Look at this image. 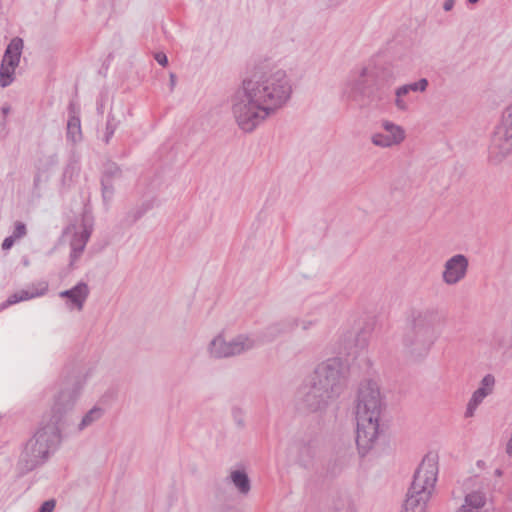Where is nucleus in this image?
I'll return each mask as SVG.
<instances>
[{
    "label": "nucleus",
    "instance_id": "obj_3",
    "mask_svg": "<svg viewBox=\"0 0 512 512\" xmlns=\"http://www.w3.org/2000/svg\"><path fill=\"white\" fill-rule=\"evenodd\" d=\"M384 409L380 386L373 379L359 383L354 399L356 444L361 455L368 453L379 436V420Z\"/></svg>",
    "mask_w": 512,
    "mask_h": 512
},
{
    "label": "nucleus",
    "instance_id": "obj_35",
    "mask_svg": "<svg viewBox=\"0 0 512 512\" xmlns=\"http://www.w3.org/2000/svg\"><path fill=\"white\" fill-rule=\"evenodd\" d=\"M55 505H56L55 500H53V499L47 500L41 505L39 512H53Z\"/></svg>",
    "mask_w": 512,
    "mask_h": 512
},
{
    "label": "nucleus",
    "instance_id": "obj_34",
    "mask_svg": "<svg viewBox=\"0 0 512 512\" xmlns=\"http://www.w3.org/2000/svg\"><path fill=\"white\" fill-rule=\"evenodd\" d=\"M27 235V227L26 225L21 221H16L14 223V229L11 234L12 238L16 240H20L24 238Z\"/></svg>",
    "mask_w": 512,
    "mask_h": 512
},
{
    "label": "nucleus",
    "instance_id": "obj_18",
    "mask_svg": "<svg viewBox=\"0 0 512 512\" xmlns=\"http://www.w3.org/2000/svg\"><path fill=\"white\" fill-rule=\"evenodd\" d=\"M297 325V320H282L268 325L259 335H254L258 339V346L267 342L274 341L279 336L292 331Z\"/></svg>",
    "mask_w": 512,
    "mask_h": 512
},
{
    "label": "nucleus",
    "instance_id": "obj_25",
    "mask_svg": "<svg viewBox=\"0 0 512 512\" xmlns=\"http://www.w3.org/2000/svg\"><path fill=\"white\" fill-rule=\"evenodd\" d=\"M394 105L398 111L406 112L409 109L408 93L406 88L399 86L395 89Z\"/></svg>",
    "mask_w": 512,
    "mask_h": 512
},
{
    "label": "nucleus",
    "instance_id": "obj_40",
    "mask_svg": "<svg viewBox=\"0 0 512 512\" xmlns=\"http://www.w3.org/2000/svg\"><path fill=\"white\" fill-rule=\"evenodd\" d=\"M11 110V107L9 105H4L1 109L4 116L8 115Z\"/></svg>",
    "mask_w": 512,
    "mask_h": 512
},
{
    "label": "nucleus",
    "instance_id": "obj_8",
    "mask_svg": "<svg viewBox=\"0 0 512 512\" xmlns=\"http://www.w3.org/2000/svg\"><path fill=\"white\" fill-rule=\"evenodd\" d=\"M258 347V339L254 334H238L226 339L222 334L215 336L207 346L211 358L223 359L239 356Z\"/></svg>",
    "mask_w": 512,
    "mask_h": 512
},
{
    "label": "nucleus",
    "instance_id": "obj_21",
    "mask_svg": "<svg viewBox=\"0 0 512 512\" xmlns=\"http://www.w3.org/2000/svg\"><path fill=\"white\" fill-rule=\"evenodd\" d=\"M486 497L480 491H474L465 497L464 504L457 510V512H479L485 505Z\"/></svg>",
    "mask_w": 512,
    "mask_h": 512
},
{
    "label": "nucleus",
    "instance_id": "obj_15",
    "mask_svg": "<svg viewBox=\"0 0 512 512\" xmlns=\"http://www.w3.org/2000/svg\"><path fill=\"white\" fill-rule=\"evenodd\" d=\"M73 234L70 242V264L73 265L83 253L85 246L91 235V227L83 224L80 228L76 225H70L64 230V235Z\"/></svg>",
    "mask_w": 512,
    "mask_h": 512
},
{
    "label": "nucleus",
    "instance_id": "obj_39",
    "mask_svg": "<svg viewBox=\"0 0 512 512\" xmlns=\"http://www.w3.org/2000/svg\"><path fill=\"white\" fill-rule=\"evenodd\" d=\"M75 167L73 165H68L65 170H64V178H66L68 176V174H70V172L74 169Z\"/></svg>",
    "mask_w": 512,
    "mask_h": 512
},
{
    "label": "nucleus",
    "instance_id": "obj_7",
    "mask_svg": "<svg viewBox=\"0 0 512 512\" xmlns=\"http://www.w3.org/2000/svg\"><path fill=\"white\" fill-rule=\"evenodd\" d=\"M59 442V428L47 424L40 428L26 443L22 451L17 467L21 474H26L42 465L51 451Z\"/></svg>",
    "mask_w": 512,
    "mask_h": 512
},
{
    "label": "nucleus",
    "instance_id": "obj_24",
    "mask_svg": "<svg viewBox=\"0 0 512 512\" xmlns=\"http://www.w3.org/2000/svg\"><path fill=\"white\" fill-rule=\"evenodd\" d=\"M104 415V410L100 407L91 408L81 419L78 424V431H82L87 427L93 425L95 422L99 421Z\"/></svg>",
    "mask_w": 512,
    "mask_h": 512
},
{
    "label": "nucleus",
    "instance_id": "obj_19",
    "mask_svg": "<svg viewBox=\"0 0 512 512\" xmlns=\"http://www.w3.org/2000/svg\"><path fill=\"white\" fill-rule=\"evenodd\" d=\"M122 171L114 163L107 165L104 170L101 184H102V196L105 202H109L114 195L113 181L121 178Z\"/></svg>",
    "mask_w": 512,
    "mask_h": 512
},
{
    "label": "nucleus",
    "instance_id": "obj_27",
    "mask_svg": "<svg viewBox=\"0 0 512 512\" xmlns=\"http://www.w3.org/2000/svg\"><path fill=\"white\" fill-rule=\"evenodd\" d=\"M152 205L150 203H143L140 206L132 208L126 215L125 221L127 224L131 225L139 220L149 209H151Z\"/></svg>",
    "mask_w": 512,
    "mask_h": 512
},
{
    "label": "nucleus",
    "instance_id": "obj_10",
    "mask_svg": "<svg viewBox=\"0 0 512 512\" xmlns=\"http://www.w3.org/2000/svg\"><path fill=\"white\" fill-rule=\"evenodd\" d=\"M23 46V40L19 37L13 38L8 44L0 65V87L6 88L14 82Z\"/></svg>",
    "mask_w": 512,
    "mask_h": 512
},
{
    "label": "nucleus",
    "instance_id": "obj_26",
    "mask_svg": "<svg viewBox=\"0 0 512 512\" xmlns=\"http://www.w3.org/2000/svg\"><path fill=\"white\" fill-rule=\"evenodd\" d=\"M50 174L47 171L41 170L38 168V171L34 177L33 181V191L37 197H41L42 189L44 185L49 181Z\"/></svg>",
    "mask_w": 512,
    "mask_h": 512
},
{
    "label": "nucleus",
    "instance_id": "obj_30",
    "mask_svg": "<svg viewBox=\"0 0 512 512\" xmlns=\"http://www.w3.org/2000/svg\"><path fill=\"white\" fill-rule=\"evenodd\" d=\"M336 512H356L355 506L347 495H341L334 501Z\"/></svg>",
    "mask_w": 512,
    "mask_h": 512
},
{
    "label": "nucleus",
    "instance_id": "obj_20",
    "mask_svg": "<svg viewBox=\"0 0 512 512\" xmlns=\"http://www.w3.org/2000/svg\"><path fill=\"white\" fill-rule=\"evenodd\" d=\"M48 285L46 282H41L37 285L33 284L26 289L19 290L11 294L6 300V305H13L21 301H26L46 294Z\"/></svg>",
    "mask_w": 512,
    "mask_h": 512
},
{
    "label": "nucleus",
    "instance_id": "obj_2",
    "mask_svg": "<svg viewBox=\"0 0 512 512\" xmlns=\"http://www.w3.org/2000/svg\"><path fill=\"white\" fill-rule=\"evenodd\" d=\"M345 386L346 377L341 359H328L318 364L299 388L298 409L303 412L323 411L342 394Z\"/></svg>",
    "mask_w": 512,
    "mask_h": 512
},
{
    "label": "nucleus",
    "instance_id": "obj_16",
    "mask_svg": "<svg viewBox=\"0 0 512 512\" xmlns=\"http://www.w3.org/2000/svg\"><path fill=\"white\" fill-rule=\"evenodd\" d=\"M90 288L84 281L78 282L70 289L59 292V297L66 300L65 305L68 310L82 311L89 297Z\"/></svg>",
    "mask_w": 512,
    "mask_h": 512
},
{
    "label": "nucleus",
    "instance_id": "obj_31",
    "mask_svg": "<svg viewBox=\"0 0 512 512\" xmlns=\"http://www.w3.org/2000/svg\"><path fill=\"white\" fill-rule=\"evenodd\" d=\"M429 83L426 78H421L420 80L402 85L403 88H406V92L409 94L410 92H425Z\"/></svg>",
    "mask_w": 512,
    "mask_h": 512
},
{
    "label": "nucleus",
    "instance_id": "obj_44",
    "mask_svg": "<svg viewBox=\"0 0 512 512\" xmlns=\"http://www.w3.org/2000/svg\"><path fill=\"white\" fill-rule=\"evenodd\" d=\"M24 264L27 266V265H29V262L27 260H25Z\"/></svg>",
    "mask_w": 512,
    "mask_h": 512
},
{
    "label": "nucleus",
    "instance_id": "obj_43",
    "mask_svg": "<svg viewBox=\"0 0 512 512\" xmlns=\"http://www.w3.org/2000/svg\"><path fill=\"white\" fill-rule=\"evenodd\" d=\"M478 1H479V0H468V2H469V3H471V4H475V3H477Z\"/></svg>",
    "mask_w": 512,
    "mask_h": 512
},
{
    "label": "nucleus",
    "instance_id": "obj_1",
    "mask_svg": "<svg viewBox=\"0 0 512 512\" xmlns=\"http://www.w3.org/2000/svg\"><path fill=\"white\" fill-rule=\"evenodd\" d=\"M292 93V78L286 70L255 71L231 96V113L239 129L250 133L286 106Z\"/></svg>",
    "mask_w": 512,
    "mask_h": 512
},
{
    "label": "nucleus",
    "instance_id": "obj_6",
    "mask_svg": "<svg viewBox=\"0 0 512 512\" xmlns=\"http://www.w3.org/2000/svg\"><path fill=\"white\" fill-rule=\"evenodd\" d=\"M438 456L427 454L414 474L402 512H426L437 481Z\"/></svg>",
    "mask_w": 512,
    "mask_h": 512
},
{
    "label": "nucleus",
    "instance_id": "obj_33",
    "mask_svg": "<svg viewBox=\"0 0 512 512\" xmlns=\"http://www.w3.org/2000/svg\"><path fill=\"white\" fill-rule=\"evenodd\" d=\"M291 320H297V326H300L303 331H309L314 328L318 324V320L316 318H292Z\"/></svg>",
    "mask_w": 512,
    "mask_h": 512
},
{
    "label": "nucleus",
    "instance_id": "obj_22",
    "mask_svg": "<svg viewBox=\"0 0 512 512\" xmlns=\"http://www.w3.org/2000/svg\"><path fill=\"white\" fill-rule=\"evenodd\" d=\"M230 482L240 494L247 495L251 490V484L247 473L244 470H233L229 475Z\"/></svg>",
    "mask_w": 512,
    "mask_h": 512
},
{
    "label": "nucleus",
    "instance_id": "obj_11",
    "mask_svg": "<svg viewBox=\"0 0 512 512\" xmlns=\"http://www.w3.org/2000/svg\"><path fill=\"white\" fill-rule=\"evenodd\" d=\"M319 452V443L315 438L294 440L287 448L289 459L303 467L310 468Z\"/></svg>",
    "mask_w": 512,
    "mask_h": 512
},
{
    "label": "nucleus",
    "instance_id": "obj_32",
    "mask_svg": "<svg viewBox=\"0 0 512 512\" xmlns=\"http://www.w3.org/2000/svg\"><path fill=\"white\" fill-rule=\"evenodd\" d=\"M58 162L59 160L57 154H51L41 160L40 166L38 168H41V170L47 171L49 173V170L57 166Z\"/></svg>",
    "mask_w": 512,
    "mask_h": 512
},
{
    "label": "nucleus",
    "instance_id": "obj_9",
    "mask_svg": "<svg viewBox=\"0 0 512 512\" xmlns=\"http://www.w3.org/2000/svg\"><path fill=\"white\" fill-rule=\"evenodd\" d=\"M82 387L83 382L77 376L68 377L61 382L53 398L50 425L58 427V424L62 421L64 416L73 410L80 396Z\"/></svg>",
    "mask_w": 512,
    "mask_h": 512
},
{
    "label": "nucleus",
    "instance_id": "obj_23",
    "mask_svg": "<svg viewBox=\"0 0 512 512\" xmlns=\"http://www.w3.org/2000/svg\"><path fill=\"white\" fill-rule=\"evenodd\" d=\"M67 139L72 143H78L82 139L80 118L77 116H70L67 123Z\"/></svg>",
    "mask_w": 512,
    "mask_h": 512
},
{
    "label": "nucleus",
    "instance_id": "obj_28",
    "mask_svg": "<svg viewBox=\"0 0 512 512\" xmlns=\"http://www.w3.org/2000/svg\"><path fill=\"white\" fill-rule=\"evenodd\" d=\"M496 127L512 135V105L506 107L503 110L501 114V120Z\"/></svg>",
    "mask_w": 512,
    "mask_h": 512
},
{
    "label": "nucleus",
    "instance_id": "obj_41",
    "mask_svg": "<svg viewBox=\"0 0 512 512\" xmlns=\"http://www.w3.org/2000/svg\"><path fill=\"white\" fill-rule=\"evenodd\" d=\"M358 345L361 349H363L366 346V340L364 338L361 340H358Z\"/></svg>",
    "mask_w": 512,
    "mask_h": 512
},
{
    "label": "nucleus",
    "instance_id": "obj_38",
    "mask_svg": "<svg viewBox=\"0 0 512 512\" xmlns=\"http://www.w3.org/2000/svg\"><path fill=\"white\" fill-rule=\"evenodd\" d=\"M454 4H455V0H445V2L443 4V9L445 11H450L454 7Z\"/></svg>",
    "mask_w": 512,
    "mask_h": 512
},
{
    "label": "nucleus",
    "instance_id": "obj_13",
    "mask_svg": "<svg viewBox=\"0 0 512 512\" xmlns=\"http://www.w3.org/2000/svg\"><path fill=\"white\" fill-rule=\"evenodd\" d=\"M469 260L464 254H455L448 258L442 271V281L448 286H454L463 281L468 273Z\"/></svg>",
    "mask_w": 512,
    "mask_h": 512
},
{
    "label": "nucleus",
    "instance_id": "obj_12",
    "mask_svg": "<svg viewBox=\"0 0 512 512\" xmlns=\"http://www.w3.org/2000/svg\"><path fill=\"white\" fill-rule=\"evenodd\" d=\"M381 127L384 132H375L371 135V143L379 148H392L399 146L406 138L404 128L389 120H383Z\"/></svg>",
    "mask_w": 512,
    "mask_h": 512
},
{
    "label": "nucleus",
    "instance_id": "obj_5",
    "mask_svg": "<svg viewBox=\"0 0 512 512\" xmlns=\"http://www.w3.org/2000/svg\"><path fill=\"white\" fill-rule=\"evenodd\" d=\"M440 320L436 309H413L402 336L403 352L414 360L426 357L438 338L436 327Z\"/></svg>",
    "mask_w": 512,
    "mask_h": 512
},
{
    "label": "nucleus",
    "instance_id": "obj_29",
    "mask_svg": "<svg viewBox=\"0 0 512 512\" xmlns=\"http://www.w3.org/2000/svg\"><path fill=\"white\" fill-rule=\"evenodd\" d=\"M120 124V120L116 119V117L109 113L107 116V122L106 127L103 135V141L108 144L110 140L112 139L116 129L118 128Z\"/></svg>",
    "mask_w": 512,
    "mask_h": 512
},
{
    "label": "nucleus",
    "instance_id": "obj_42",
    "mask_svg": "<svg viewBox=\"0 0 512 512\" xmlns=\"http://www.w3.org/2000/svg\"><path fill=\"white\" fill-rule=\"evenodd\" d=\"M175 80H176L175 75L174 74H170L171 87H173L175 85Z\"/></svg>",
    "mask_w": 512,
    "mask_h": 512
},
{
    "label": "nucleus",
    "instance_id": "obj_37",
    "mask_svg": "<svg viewBox=\"0 0 512 512\" xmlns=\"http://www.w3.org/2000/svg\"><path fill=\"white\" fill-rule=\"evenodd\" d=\"M16 239L12 238V236L6 237L2 242V249L3 250H9L14 245Z\"/></svg>",
    "mask_w": 512,
    "mask_h": 512
},
{
    "label": "nucleus",
    "instance_id": "obj_4",
    "mask_svg": "<svg viewBox=\"0 0 512 512\" xmlns=\"http://www.w3.org/2000/svg\"><path fill=\"white\" fill-rule=\"evenodd\" d=\"M392 83L391 71L376 66L361 67L344 81L342 94L361 107L375 108L388 99Z\"/></svg>",
    "mask_w": 512,
    "mask_h": 512
},
{
    "label": "nucleus",
    "instance_id": "obj_14",
    "mask_svg": "<svg viewBox=\"0 0 512 512\" xmlns=\"http://www.w3.org/2000/svg\"><path fill=\"white\" fill-rule=\"evenodd\" d=\"M511 154L512 135L495 127L488 148L489 162L494 165L500 164L505 159H507Z\"/></svg>",
    "mask_w": 512,
    "mask_h": 512
},
{
    "label": "nucleus",
    "instance_id": "obj_17",
    "mask_svg": "<svg viewBox=\"0 0 512 512\" xmlns=\"http://www.w3.org/2000/svg\"><path fill=\"white\" fill-rule=\"evenodd\" d=\"M494 385L495 378L493 375L487 374L482 378L480 386L473 392L470 400L467 403L464 413L465 418H471L474 416L478 406L488 395L492 394Z\"/></svg>",
    "mask_w": 512,
    "mask_h": 512
},
{
    "label": "nucleus",
    "instance_id": "obj_36",
    "mask_svg": "<svg viewBox=\"0 0 512 512\" xmlns=\"http://www.w3.org/2000/svg\"><path fill=\"white\" fill-rule=\"evenodd\" d=\"M154 58L161 66H166L168 64L167 56L163 52L155 53Z\"/></svg>",
    "mask_w": 512,
    "mask_h": 512
}]
</instances>
